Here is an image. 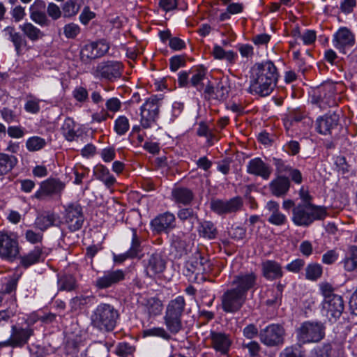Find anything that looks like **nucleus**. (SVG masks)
<instances>
[{
	"mask_svg": "<svg viewBox=\"0 0 357 357\" xmlns=\"http://www.w3.org/2000/svg\"><path fill=\"white\" fill-rule=\"evenodd\" d=\"M266 208L271 213L268 218V222L276 226H281L287 222V217L279 210V204L275 201L267 202Z\"/></svg>",
	"mask_w": 357,
	"mask_h": 357,
	"instance_id": "29",
	"label": "nucleus"
},
{
	"mask_svg": "<svg viewBox=\"0 0 357 357\" xmlns=\"http://www.w3.org/2000/svg\"><path fill=\"white\" fill-rule=\"evenodd\" d=\"M94 174L96 178L101 181L107 188H111L116 183V178L110 174L107 167L102 165H98L94 168Z\"/></svg>",
	"mask_w": 357,
	"mask_h": 357,
	"instance_id": "33",
	"label": "nucleus"
},
{
	"mask_svg": "<svg viewBox=\"0 0 357 357\" xmlns=\"http://www.w3.org/2000/svg\"><path fill=\"white\" fill-rule=\"evenodd\" d=\"M105 107L107 111L116 113L121 108V102L116 97L110 98L106 100Z\"/></svg>",
	"mask_w": 357,
	"mask_h": 357,
	"instance_id": "57",
	"label": "nucleus"
},
{
	"mask_svg": "<svg viewBox=\"0 0 357 357\" xmlns=\"http://www.w3.org/2000/svg\"><path fill=\"white\" fill-rule=\"evenodd\" d=\"M33 329L27 326L25 328L13 325L11 327V334L9 338L1 342L0 345L13 347H22L26 344L29 338L33 335Z\"/></svg>",
	"mask_w": 357,
	"mask_h": 357,
	"instance_id": "12",
	"label": "nucleus"
},
{
	"mask_svg": "<svg viewBox=\"0 0 357 357\" xmlns=\"http://www.w3.org/2000/svg\"><path fill=\"white\" fill-rule=\"evenodd\" d=\"M284 335V329L278 324L269 325L259 332L261 342L268 347L282 344Z\"/></svg>",
	"mask_w": 357,
	"mask_h": 357,
	"instance_id": "13",
	"label": "nucleus"
},
{
	"mask_svg": "<svg viewBox=\"0 0 357 357\" xmlns=\"http://www.w3.org/2000/svg\"><path fill=\"white\" fill-rule=\"evenodd\" d=\"M59 289L66 291H72L76 288V280L70 275H64L61 276L58 281Z\"/></svg>",
	"mask_w": 357,
	"mask_h": 357,
	"instance_id": "49",
	"label": "nucleus"
},
{
	"mask_svg": "<svg viewBox=\"0 0 357 357\" xmlns=\"http://www.w3.org/2000/svg\"><path fill=\"white\" fill-rule=\"evenodd\" d=\"M278 78L277 68L271 61L256 63L252 68L249 91L262 97L274 90Z\"/></svg>",
	"mask_w": 357,
	"mask_h": 357,
	"instance_id": "1",
	"label": "nucleus"
},
{
	"mask_svg": "<svg viewBox=\"0 0 357 357\" xmlns=\"http://www.w3.org/2000/svg\"><path fill=\"white\" fill-rule=\"evenodd\" d=\"M344 267L347 271H352L357 268V246H350L343 261Z\"/></svg>",
	"mask_w": 357,
	"mask_h": 357,
	"instance_id": "40",
	"label": "nucleus"
},
{
	"mask_svg": "<svg viewBox=\"0 0 357 357\" xmlns=\"http://www.w3.org/2000/svg\"><path fill=\"white\" fill-rule=\"evenodd\" d=\"M43 232H36L32 229H27L24 234L25 239L31 244L41 243L43 239Z\"/></svg>",
	"mask_w": 357,
	"mask_h": 357,
	"instance_id": "55",
	"label": "nucleus"
},
{
	"mask_svg": "<svg viewBox=\"0 0 357 357\" xmlns=\"http://www.w3.org/2000/svg\"><path fill=\"white\" fill-rule=\"evenodd\" d=\"M21 31L25 36L31 41L41 39L45 34L43 32L31 22H25L20 26Z\"/></svg>",
	"mask_w": 357,
	"mask_h": 357,
	"instance_id": "35",
	"label": "nucleus"
},
{
	"mask_svg": "<svg viewBox=\"0 0 357 357\" xmlns=\"http://www.w3.org/2000/svg\"><path fill=\"white\" fill-rule=\"evenodd\" d=\"M206 70L204 68L200 67L197 68L190 78V84L195 87L199 91H201L204 89L203 81L206 77Z\"/></svg>",
	"mask_w": 357,
	"mask_h": 357,
	"instance_id": "43",
	"label": "nucleus"
},
{
	"mask_svg": "<svg viewBox=\"0 0 357 357\" xmlns=\"http://www.w3.org/2000/svg\"><path fill=\"white\" fill-rule=\"evenodd\" d=\"M262 275L267 280L282 278L283 271L281 265L275 261L266 260L261 264Z\"/></svg>",
	"mask_w": 357,
	"mask_h": 357,
	"instance_id": "26",
	"label": "nucleus"
},
{
	"mask_svg": "<svg viewBox=\"0 0 357 357\" xmlns=\"http://www.w3.org/2000/svg\"><path fill=\"white\" fill-rule=\"evenodd\" d=\"M75 123L71 118H66L61 126L62 133L68 141H73L77 137Z\"/></svg>",
	"mask_w": 357,
	"mask_h": 357,
	"instance_id": "44",
	"label": "nucleus"
},
{
	"mask_svg": "<svg viewBox=\"0 0 357 357\" xmlns=\"http://www.w3.org/2000/svg\"><path fill=\"white\" fill-rule=\"evenodd\" d=\"M160 100L155 96L148 98L140 108V126L144 129L155 124L160 112Z\"/></svg>",
	"mask_w": 357,
	"mask_h": 357,
	"instance_id": "7",
	"label": "nucleus"
},
{
	"mask_svg": "<svg viewBox=\"0 0 357 357\" xmlns=\"http://www.w3.org/2000/svg\"><path fill=\"white\" fill-rule=\"evenodd\" d=\"M212 347L222 354H226L229 350L231 340L229 335L223 333L211 331L210 333Z\"/></svg>",
	"mask_w": 357,
	"mask_h": 357,
	"instance_id": "23",
	"label": "nucleus"
},
{
	"mask_svg": "<svg viewBox=\"0 0 357 357\" xmlns=\"http://www.w3.org/2000/svg\"><path fill=\"white\" fill-rule=\"evenodd\" d=\"M247 172L250 174L260 176L267 180L271 174L270 166L265 163L260 158L250 160L247 165Z\"/></svg>",
	"mask_w": 357,
	"mask_h": 357,
	"instance_id": "22",
	"label": "nucleus"
},
{
	"mask_svg": "<svg viewBox=\"0 0 357 357\" xmlns=\"http://www.w3.org/2000/svg\"><path fill=\"white\" fill-rule=\"evenodd\" d=\"M142 252L141 242L139 236L137 234L136 229H132V243L130 249L128 250V257L130 259L137 257L139 254Z\"/></svg>",
	"mask_w": 357,
	"mask_h": 357,
	"instance_id": "47",
	"label": "nucleus"
},
{
	"mask_svg": "<svg viewBox=\"0 0 357 357\" xmlns=\"http://www.w3.org/2000/svg\"><path fill=\"white\" fill-rule=\"evenodd\" d=\"M146 335L160 337L165 340H169L170 335L162 327H155L145 331Z\"/></svg>",
	"mask_w": 357,
	"mask_h": 357,
	"instance_id": "58",
	"label": "nucleus"
},
{
	"mask_svg": "<svg viewBox=\"0 0 357 357\" xmlns=\"http://www.w3.org/2000/svg\"><path fill=\"white\" fill-rule=\"evenodd\" d=\"M73 97L79 102H84L88 99V91L83 86H78L73 92Z\"/></svg>",
	"mask_w": 357,
	"mask_h": 357,
	"instance_id": "62",
	"label": "nucleus"
},
{
	"mask_svg": "<svg viewBox=\"0 0 357 357\" xmlns=\"http://www.w3.org/2000/svg\"><path fill=\"white\" fill-rule=\"evenodd\" d=\"M172 246L179 257L186 255L190 250V244L183 238V234L172 236Z\"/></svg>",
	"mask_w": 357,
	"mask_h": 357,
	"instance_id": "37",
	"label": "nucleus"
},
{
	"mask_svg": "<svg viewBox=\"0 0 357 357\" xmlns=\"http://www.w3.org/2000/svg\"><path fill=\"white\" fill-rule=\"evenodd\" d=\"M118 311L110 304L100 303L91 316L92 325L100 331H111L116 324Z\"/></svg>",
	"mask_w": 357,
	"mask_h": 357,
	"instance_id": "4",
	"label": "nucleus"
},
{
	"mask_svg": "<svg viewBox=\"0 0 357 357\" xmlns=\"http://www.w3.org/2000/svg\"><path fill=\"white\" fill-rule=\"evenodd\" d=\"M61 222L60 218L57 214L48 212L38 216L35 221V225L41 231H44L50 227L59 226Z\"/></svg>",
	"mask_w": 357,
	"mask_h": 357,
	"instance_id": "28",
	"label": "nucleus"
},
{
	"mask_svg": "<svg viewBox=\"0 0 357 357\" xmlns=\"http://www.w3.org/2000/svg\"><path fill=\"white\" fill-rule=\"evenodd\" d=\"M40 100L32 98L28 100L24 105V109L27 112L36 114L40 111Z\"/></svg>",
	"mask_w": 357,
	"mask_h": 357,
	"instance_id": "61",
	"label": "nucleus"
},
{
	"mask_svg": "<svg viewBox=\"0 0 357 357\" xmlns=\"http://www.w3.org/2000/svg\"><path fill=\"white\" fill-rule=\"evenodd\" d=\"M100 156L104 162H112L116 156L115 149L114 147H107L103 149L100 152Z\"/></svg>",
	"mask_w": 357,
	"mask_h": 357,
	"instance_id": "63",
	"label": "nucleus"
},
{
	"mask_svg": "<svg viewBox=\"0 0 357 357\" xmlns=\"http://www.w3.org/2000/svg\"><path fill=\"white\" fill-rule=\"evenodd\" d=\"M109 49V44L105 40H99L86 44L81 50L80 58L84 63L105 54Z\"/></svg>",
	"mask_w": 357,
	"mask_h": 357,
	"instance_id": "15",
	"label": "nucleus"
},
{
	"mask_svg": "<svg viewBox=\"0 0 357 357\" xmlns=\"http://www.w3.org/2000/svg\"><path fill=\"white\" fill-rule=\"evenodd\" d=\"M20 255V245L16 234L0 231V258L9 261L16 259Z\"/></svg>",
	"mask_w": 357,
	"mask_h": 357,
	"instance_id": "8",
	"label": "nucleus"
},
{
	"mask_svg": "<svg viewBox=\"0 0 357 357\" xmlns=\"http://www.w3.org/2000/svg\"><path fill=\"white\" fill-rule=\"evenodd\" d=\"M66 223L70 230H79L84 222L82 208L78 203H72L66 208Z\"/></svg>",
	"mask_w": 357,
	"mask_h": 357,
	"instance_id": "16",
	"label": "nucleus"
},
{
	"mask_svg": "<svg viewBox=\"0 0 357 357\" xmlns=\"http://www.w3.org/2000/svg\"><path fill=\"white\" fill-rule=\"evenodd\" d=\"M213 54L215 59H225L229 62H232L235 58V54L233 52H225L220 46L215 45L213 47Z\"/></svg>",
	"mask_w": 357,
	"mask_h": 357,
	"instance_id": "53",
	"label": "nucleus"
},
{
	"mask_svg": "<svg viewBox=\"0 0 357 357\" xmlns=\"http://www.w3.org/2000/svg\"><path fill=\"white\" fill-rule=\"evenodd\" d=\"M185 308V301L183 296H178L169 302L166 307L164 321L169 333L176 334L182 329L181 317Z\"/></svg>",
	"mask_w": 357,
	"mask_h": 357,
	"instance_id": "5",
	"label": "nucleus"
},
{
	"mask_svg": "<svg viewBox=\"0 0 357 357\" xmlns=\"http://www.w3.org/2000/svg\"><path fill=\"white\" fill-rule=\"evenodd\" d=\"M92 298L86 296H77L71 299L70 305L72 311H77L81 310L84 305L91 302Z\"/></svg>",
	"mask_w": 357,
	"mask_h": 357,
	"instance_id": "50",
	"label": "nucleus"
},
{
	"mask_svg": "<svg viewBox=\"0 0 357 357\" xmlns=\"http://www.w3.org/2000/svg\"><path fill=\"white\" fill-rule=\"evenodd\" d=\"M135 351V348L128 343H120L116 349V353L121 357H130Z\"/></svg>",
	"mask_w": 357,
	"mask_h": 357,
	"instance_id": "56",
	"label": "nucleus"
},
{
	"mask_svg": "<svg viewBox=\"0 0 357 357\" xmlns=\"http://www.w3.org/2000/svg\"><path fill=\"white\" fill-rule=\"evenodd\" d=\"M129 128V120L126 116H119L115 120L114 129L119 135H125Z\"/></svg>",
	"mask_w": 357,
	"mask_h": 357,
	"instance_id": "48",
	"label": "nucleus"
},
{
	"mask_svg": "<svg viewBox=\"0 0 357 357\" xmlns=\"http://www.w3.org/2000/svg\"><path fill=\"white\" fill-rule=\"evenodd\" d=\"M290 181L285 176H278L273 179L269 184L271 192L275 197H283L289 191Z\"/></svg>",
	"mask_w": 357,
	"mask_h": 357,
	"instance_id": "30",
	"label": "nucleus"
},
{
	"mask_svg": "<svg viewBox=\"0 0 357 357\" xmlns=\"http://www.w3.org/2000/svg\"><path fill=\"white\" fill-rule=\"evenodd\" d=\"M176 218L170 212H165L157 215L151 222L153 231L158 234L175 227Z\"/></svg>",
	"mask_w": 357,
	"mask_h": 357,
	"instance_id": "19",
	"label": "nucleus"
},
{
	"mask_svg": "<svg viewBox=\"0 0 357 357\" xmlns=\"http://www.w3.org/2000/svg\"><path fill=\"white\" fill-rule=\"evenodd\" d=\"M243 201L241 197H234L229 199H213L210 202V208L215 214L221 216L231 215L241 211Z\"/></svg>",
	"mask_w": 357,
	"mask_h": 357,
	"instance_id": "9",
	"label": "nucleus"
},
{
	"mask_svg": "<svg viewBox=\"0 0 357 357\" xmlns=\"http://www.w3.org/2000/svg\"><path fill=\"white\" fill-rule=\"evenodd\" d=\"M339 121V116L335 113L329 115H325L317 119V129L322 135L331 133V130L337 127Z\"/></svg>",
	"mask_w": 357,
	"mask_h": 357,
	"instance_id": "27",
	"label": "nucleus"
},
{
	"mask_svg": "<svg viewBox=\"0 0 357 357\" xmlns=\"http://www.w3.org/2000/svg\"><path fill=\"white\" fill-rule=\"evenodd\" d=\"M3 33L13 43L17 54H20L22 47L26 43L23 36L13 26L6 27L3 30Z\"/></svg>",
	"mask_w": 357,
	"mask_h": 357,
	"instance_id": "31",
	"label": "nucleus"
},
{
	"mask_svg": "<svg viewBox=\"0 0 357 357\" xmlns=\"http://www.w3.org/2000/svg\"><path fill=\"white\" fill-rule=\"evenodd\" d=\"M95 16V13L91 11L89 6H86L79 15V20L82 24L86 25Z\"/></svg>",
	"mask_w": 357,
	"mask_h": 357,
	"instance_id": "64",
	"label": "nucleus"
},
{
	"mask_svg": "<svg viewBox=\"0 0 357 357\" xmlns=\"http://www.w3.org/2000/svg\"><path fill=\"white\" fill-rule=\"evenodd\" d=\"M320 107L332 106L335 104L333 96L334 89L333 86H324L319 90Z\"/></svg>",
	"mask_w": 357,
	"mask_h": 357,
	"instance_id": "42",
	"label": "nucleus"
},
{
	"mask_svg": "<svg viewBox=\"0 0 357 357\" xmlns=\"http://www.w3.org/2000/svg\"><path fill=\"white\" fill-rule=\"evenodd\" d=\"M81 31L79 26L75 23L70 22L63 26V34L68 39L75 38Z\"/></svg>",
	"mask_w": 357,
	"mask_h": 357,
	"instance_id": "52",
	"label": "nucleus"
},
{
	"mask_svg": "<svg viewBox=\"0 0 357 357\" xmlns=\"http://www.w3.org/2000/svg\"><path fill=\"white\" fill-rule=\"evenodd\" d=\"M43 248L39 246H36L33 250L21 257V264L24 267H29L39 262L43 258Z\"/></svg>",
	"mask_w": 357,
	"mask_h": 357,
	"instance_id": "34",
	"label": "nucleus"
},
{
	"mask_svg": "<svg viewBox=\"0 0 357 357\" xmlns=\"http://www.w3.org/2000/svg\"><path fill=\"white\" fill-rule=\"evenodd\" d=\"M143 305L150 315L156 316L160 314L162 310L163 305L162 301L155 297L144 299Z\"/></svg>",
	"mask_w": 357,
	"mask_h": 357,
	"instance_id": "41",
	"label": "nucleus"
},
{
	"mask_svg": "<svg viewBox=\"0 0 357 357\" xmlns=\"http://www.w3.org/2000/svg\"><path fill=\"white\" fill-rule=\"evenodd\" d=\"M144 268L146 274L150 277H155L156 275L162 273L166 266V263L162 257L158 253L151 255L147 260H144Z\"/></svg>",
	"mask_w": 357,
	"mask_h": 357,
	"instance_id": "21",
	"label": "nucleus"
},
{
	"mask_svg": "<svg viewBox=\"0 0 357 357\" xmlns=\"http://www.w3.org/2000/svg\"><path fill=\"white\" fill-rule=\"evenodd\" d=\"M326 215L325 207L303 203L294 207L291 220L296 226L308 227L314 220H323Z\"/></svg>",
	"mask_w": 357,
	"mask_h": 357,
	"instance_id": "2",
	"label": "nucleus"
},
{
	"mask_svg": "<svg viewBox=\"0 0 357 357\" xmlns=\"http://www.w3.org/2000/svg\"><path fill=\"white\" fill-rule=\"evenodd\" d=\"M189 271L195 273L197 275L207 273L211 270V265L208 260L203 257L200 252H196L192 258L188 262Z\"/></svg>",
	"mask_w": 357,
	"mask_h": 357,
	"instance_id": "24",
	"label": "nucleus"
},
{
	"mask_svg": "<svg viewBox=\"0 0 357 357\" xmlns=\"http://www.w3.org/2000/svg\"><path fill=\"white\" fill-rule=\"evenodd\" d=\"M45 145V140L39 137H32L26 143V148L30 151H36Z\"/></svg>",
	"mask_w": 357,
	"mask_h": 357,
	"instance_id": "54",
	"label": "nucleus"
},
{
	"mask_svg": "<svg viewBox=\"0 0 357 357\" xmlns=\"http://www.w3.org/2000/svg\"><path fill=\"white\" fill-rule=\"evenodd\" d=\"M47 13L48 15L54 20L59 19L63 14V12L61 10L59 6L54 3H50L48 4L47 8Z\"/></svg>",
	"mask_w": 357,
	"mask_h": 357,
	"instance_id": "59",
	"label": "nucleus"
},
{
	"mask_svg": "<svg viewBox=\"0 0 357 357\" xmlns=\"http://www.w3.org/2000/svg\"><path fill=\"white\" fill-rule=\"evenodd\" d=\"M198 233L204 238L214 239L218 234V229L212 222L205 220L200 222Z\"/></svg>",
	"mask_w": 357,
	"mask_h": 357,
	"instance_id": "36",
	"label": "nucleus"
},
{
	"mask_svg": "<svg viewBox=\"0 0 357 357\" xmlns=\"http://www.w3.org/2000/svg\"><path fill=\"white\" fill-rule=\"evenodd\" d=\"M247 301V297L235 289H227L221 296L222 309L227 313L239 311Z\"/></svg>",
	"mask_w": 357,
	"mask_h": 357,
	"instance_id": "10",
	"label": "nucleus"
},
{
	"mask_svg": "<svg viewBox=\"0 0 357 357\" xmlns=\"http://www.w3.org/2000/svg\"><path fill=\"white\" fill-rule=\"evenodd\" d=\"M126 273L121 269H116L105 272L102 277H99L94 282V285L99 289L112 287L125 279Z\"/></svg>",
	"mask_w": 357,
	"mask_h": 357,
	"instance_id": "18",
	"label": "nucleus"
},
{
	"mask_svg": "<svg viewBox=\"0 0 357 357\" xmlns=\"http://www.w3.org/2000/svg\"><path fill=\"white\" fill-rule=\"evenodd\" d=\"M16 164L17 159L15 156L0 153V176L10 172Z\"/></svg>",
	"mask_w": 357,
	"mask_h": 357,
	"instance_id": "39",
	"label": "nucleus"
},
{
	"mask_svg": "<svg viewBox=\"0 0 357 357\" xmlns=\"http://www.w3.org/2000/svg\"><path fill=\"white\" fill-rule=\"evenodd\" d=\"M333 43L335 48L344 53L346 49L354 45L355 36L349 29L342 27L334 34Z\"/></svg>",
	"mask_w": 357,
	"mask_h": 357,
	"instance_id": "17",
	"label": "nucleus"
},
{
	"mask_svg": "<svg viewBox=\"0 0 357 357\" xmlns=\"http://www.w3.org/2000/svg\"><path fill=\"white\" fill-rule=\"evenodd\" d=\"M45 3L41 0L36 1L29 8L30 18L40 26H46L48 19L45 13Z\"/></svg>",
	"mask_w": 357,
	"mask_h": 357,
	"instance_id": "25",
	"label": "nucleus"
},
{
	"mask_svg": "<svg viewBox=\"0 0 357 357\" xmlns=\"http://www.w3.org/2000/svg\"><path fill=\"white\" fill-rule=\"evenodd\" d=\"M257 280V275L252 271L241 273L234 276L231 285L232 289L247 297L248 291L256 286Z\"/></svg>",
	"mask_w": 357,
	"mask_h": 357,
	"instance_id": "14",
	"label": "nucleus"
},
{
	"mask_svg": "<svg viewBox=\"0 0 357 357\" xmlns=\"http://www.w3.org/2000/svg\"><path fill=\"white\" fill-rule=\"evenodd\" d=\"M65 187V183L59 179L48 178L41 183L40 189L35 193V197L40 199L43 195L60 194Z\"/></svg>",
	"mask_w": 357,
	"mask_h": 357,
	"instance_id": "20",
	"label": "nucleus"
},
{
	"mask_svg": "<svg viewBox=\"0 0 357 357\" xmlns=\"http://www.w3.org/2000/svg\"><path fill=\"white\" fill-rule=\"evenodd\" d=\"M123 66L116 61H103L96 66L94 75L97 78L114 82L122 75Z\"/></svg>",
	"mask_w": 357,
	"mask_h": 357,
	"instance_id": "11",
	"label": "nucleus"
},
{
	"mask_svg": "<svg viewBox=\"0 0 357 357\" xmlns=\"http://www.w3.org/2000/svg\"><path fill=\"white\" fill-rule=\"evenodd\" d=\"M305 266V261L302 259H296L286 266V269L294 273H298Z\"/></svg>",
	"mask_w": 357,
	"mask_h": 357,
	"instance_id": "60",
	"label": "nucleus"
},
{
	"mask_svg": "<svg viewBox=\"0 0 357 357\" xmlns=\"http://www.w3.org/2000/svg\"><path fill=\"white\" fill-rule=\"evenodd\" d=\"M322 267L320 264L312 263L305 268V278L307 280L315 281L321 278Z\"/></svg>",
	"mask_w": 357,
	"mask_h": 357,
	"instance_id": "46",
	"label": "nucleus"
},
{
	"mask_svg": "<svg viewBox=\"0 0 357 357\" xmlns=\"http://www.w3.org/2000/svg\"><path fill=\"white\" fill-rule=\"evenodd\" d=\"M326 334V326L321 321H304L296 330L297 338L302 344L317 343Z\"/></svg>",
	"mask_w": 357,
	"mask_h": 357,
	"instance_id": "6",
	"label": "nucleus"
},
{
	"mask_svg": "<svg viewBox=\"0 0 357 357\" xmlns=\"http://www.w3.org/2000/svg\"><path fill=\"white\" fill-rule=\"evenodd\" d=\"M320 290L324 301L322 309L326 311V315L330 321H335L342 314L344 304L342 296L334 294V288L328 282H322L319 284Z\"/></svg>",
	"mask_w": 357,
	"mask_h": 357,
	"instance_id": "3",
	"label": "nucleus"
},
{
	"mask_svg": "<svg viewBox=\"0 0 357 357\" xmlns=\"http://www.w3.org/2000/svg\"><path fill=\"white\" fill-rule=\"evenodd\" d=\"M178 219L185 222L188 221L190 223V229L193 228L194 223L197 221L198 217L196 213L194 212L193 209L190 208H181L178 211L177 213Z\"/></svg>",
	"mask_w": 357,
	"mask_h": 357,
	"instance_id": "45",
	"label": "nucleus"
},
{
	"mask_svg": "<svg viewBox=\"0 0 357 357\" xmlns=\"http://www.w3.org/2000/svg\"><path fill=\"white\" fill-rule=\"evenodd\" d=\"M172 196L176 203L183 205L189 204L194 198L192 190L182 187L174 188L172 191Z\"/></svg>",
	"mask_w": 357,
	"mask_h": 357,
	"instance_id": "32",
	"label": "nucleus"
},
{
	"mask_svg": "<svg viewBox=\"0 0 357 357\" xmlns=\"http://www.w3.org/2000/svg\"><path fill=\"white\" fill-rule=\"evenodd\" d=\"M82 0H68L62 6L63 16L65 18H71L79 11Z\"/></svg>",
	"mask_w": 357,
	"mask_h": 357,
	"instance_id": "38",
	"label": "nucleus"
},
{
	"mask_svg": "<svg viewBox=\"0 0 357 357\" xmlns=\"http://www.w3.org/2000/svg\"><path fill=\"white\" fill-rule=\"evenodd\" d=\"M332 352V346L331 344H324L318 347L310 353L309 357H330Z\"/></svg>",
	"mask_w": 357,
	"mask_h": 357,
	"instance_id": "51",
	"label": "nucleus"
}]
</instances>
